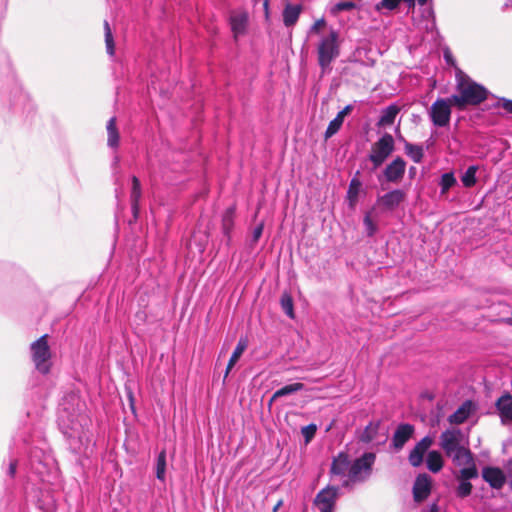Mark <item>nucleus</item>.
I'll list each match as a JSON object with an SVG mask.
<instances>
[{
  "label": "nucleus",
  "mask_w": 512,
  "mask_h": 512,
  "mask_svg": "<svg viewBox=\"0 0 512 512\" xmlns=\"http://www.w3.org/2000/svg\"><path fill=\"white\" fill-rule=\"evenodd\" d=\"M456 178L453 172H447L441 175L439 186L441 194H446L450 188L456 184Z\"/></svg>",
  "instance_id": "obj_35"
},
{
  "label": "nucleus",
  "mask_w": 512,
  "mask_h": 512,
  "mask_svg": "<svg viewBox=\"0 0 512 512\" xmlns=\"http://www.w3.org/2000/svg\"><path fill=\"white\" fill-rule=\"evenodd\" d=\"M511 7H512V0H507V2L503 5L502 10L505 11Z\"/></svg>",
  "instance_id": "obj_52"
},
{
  "label": "nucleus",
  "mask_w": 512,
  "mask_h": 512,
  "mask_svg": "<svg viewBox=\"0 0 512 512\" xmlns=\"http://www.w3.org/2000/svg\"><path fill=\"white\" fill-rule=\"evenodd\" d=\"M406 194L401 189L391 190L377 199V203L387 210H394L404 201Z\"/></svg>",
  "instance_id": "obj_19"
},
{
  "label": "nucleus",
  "mask_w": 512,
  "mask_h": 512,
  "mask_svg": "<svg viewBox=\"0 0 512 512\" xmlns=\"http://www.w3.org/2000/svg\"><path fill=\"white\" fill-rule=\"evenodd\" d=\"M455 466L462 467L461 469H470L476 467L475 459L469 448L466 446L457 450L450 455H447Z\"/></svg>",
  "instance_id": "obj_18"
},
{
  "label": "nucleus",
  "mask_w": 512,
  "mask_h": 512,
  "mask_svg": "<svg viewBox=\"0 0 512 512\" xmlns=\"http://www.w3.org/2000/svg\"><path fill=\"white\" fill-rule=\"evenodd\" d=\"M501 106L503 107L504 110L512 114V100L502 98Z\"/></svg>",
  "instance_id": "obj_46"
},
{
  "label": "nucleus",
  "mask_w": 512,
  "mask_h": 512,
  "mask_svg": "<svg viewBox=\"0 0 512 512\" xmlns=\"http://www.w3.org/2000/svg\"><path fill=\"white\" fill-rule=\"evenodd\" d=\"M406 171V162L401 157H396L383 170L384 178L387 182L398 183Z\"/></svg>",
  "instance_id": "obj_13"
},
{
  "label": "nucleus",
  "mask_w": 512,
  "mask_h": 512,
  "mask_svg": "<svg viewBox=\"0 0 512 512\" xmlns=\"http://www.w3.org/2000/svg\"><path fill=\"white\" fill-rule=\"evenodd\" d=\"M503 424L512 422V395L508 392L503 394L495 403Z\"/></svg>",
  "instance_id": "obj_21"
},
{
  "label": "nucleus",
  "mask_w": 512,
  "mask_h": 512,
  "mask_svg": "<svg viewBox=\"0 0 512 512\" xmlns=\"http://www.w3.org/2000/svg\"><path fill=\"white\" fill-rule=\"evenodd\" d=\"M281 308L284 313L291 319L294 318V305L293 299L289 293H283L280 298Z\"/></svg>",
  "instance_id": "obj_37"
},
{
  "label": "nucleus",
  "mask_w": 512,
  "mask_h": 512,
  "mask_svg": "<svg viewBox=\"0 0 512 512\" xmlns=\"http://www.w3.org/2000/svg\"><path fill=\"white\" fill-rule=\"evenodd\" d=\"M440 447L444 450L446 456L462 449L464 445V435L460 429H446L440 435Z\"/></svg>",
  "instance_id": "obj_9"
},
{
  "label": "nucleus",
  "mask_w": 512,
  "mask_h": 512,
  "mask_svg": "<svg viewBox=\"0 0 512 512\" xmlns=\"http://www.w3.org/2000/svg\"><path fill=\"white\" fill-rule=\"evenodd\" d=\"M400 112V107L396 103H392L389 106L381 110V115L377 122L379 127L390 126L395 122L397 115Z\"/></svg>",
  "instance_id": "obj_25"
},
{
  "label": "nucleus",
  "mask_w": 512,
  "mask_h": 512,
  "mask_svg": "<svg viewBox=\"0 0 512 512\" xmlns=\"http://www.w3.org/2000/svg\"><path fill=\"white\" fill-rule=\"evenodd\" d=\"M120 159L118 156H115L112 162V167L115 170L119 166Z\"/></svg>",
  "instance_id": "obj_50"
},
{
  "label": "nucleus",
  "mask_w": 512,
  "mask_h": 512,
  "mask_svg": "<svg viewBox=\"0 0 512 512\" xmlns=\"http://www.w3.org/2000/svg\"><path fill=\"white\" fill-rule=\"evenodd\" d=\"M481 476L492 489L500 490L506 483V475L499 467L485 466L481 471Z\"/></svg>",
  "instance_id": "obj_12"
},
{
  "label": "nucleus",
  "mask_w": 512,
  "mask_h": 512,
  "mask_svg": "<svg viewBox=\"0 0 512 512\" xmlns=\"http://www.w3.org/2000/svg\"><path fill=\"white\" fill-rule=\"evenodd\" d=\"M339 495V487L328 485L316 494L313 505L319 512H335Z\"/></svg>",
  "instance_id": "obj_8"
},
{
  "label": "nucleus",
  "mask_w": 512,
  "mask_h": 512,
  "mask_svg": "<svg viewBox=\"0 0 512 512\" xmlns=\"http://www.w3.org/2000/svg\"><path fill=\"white\" fill-rule=\"evenodd\" d=\"M452 96L450 98H438L430 107L429 117L436 127H446L451 119Z\"/></svg>",
  "instance_id": "obj_6"
},
{
  "label": "nucleus",
  "mask_w": 512,
  "mask_h": 512,
  "mask_svg": "<svg viewBox=\"0 0 512 512\" xmlns=\"http://www.w3.org/2000/svg\"><path fill=\"white\" fill-rule=\"evenodd\" d=\"M316 50L321 74L330 73L332 71V63L340 55L339 33L331 29L328 34L320 38Z\"/></svg>",
  "instance_id": "obj_2"
},
{
  "label": "nucleus",
  "mask_w": 512,
  "mask_h": 512,
  "mask_svg": "<svg viewBox=\"0 0 512 512\" xmlns=\"http://www.w3.org/2000/svg\"><path fill=\"white\" fill-rule=\"evenodd\" d=\"M262 232H263V224H259L257 225L254 230H253V234H252V238H253V241H258L259 238L261 237L262 235Z\"/></svg>",
  "instance_id": "obj_45"
},
{
  "label": "nucleus",
  "mask_w": 512,
  "mask_h": 512,
  "mask_svg": "<svg viewBox=\"0 0 512 512\" xmlns=\"http://www.w3.org/2000/svg\"><path fill=\"white\" fill-rule=\"evenodd\" d=\"M255 3H257V0H254Z\"/></svg>",
  "instance_id": "obj_56"
},
{
  "label": "nucleus",
  "mask_w": 512,
  "mask_h": 512,
  "mask_svg": "<svg viewBox=\"0 0 512 512\" xmlns=\"http://www.w3.org/2000/svg\"><path fill=\"white\" fill-rule=\"evenodd\" d=\"M129 398H130L131 403H133V395H132V393L129 394ZM131 406H133V404H131ZM132 409L134 410V407H132Z\"/></svg>",
  "instance_id": "obj_55"
},
{
  "label": "nucleus",
  "mask_w": 512,
  "mask_h": 512,
  "mask_svg": "<svg viewBox=\"0 0 512 512\" xmlns=\"http://www.w3.org/2000/svg\"><path fill=\"white\" fill-rule=\"evenodd\" d=\"M380 427L381 420L370 421L360 432L358 440L364 444H369L372 442H377L378 444L383 443L385 438L381 441H378Z\"/></svg>",
  "instance_id": "obj_20"
},
{
  "label": "nucleus",
  "mask_w": 512,
  "mask_h": 512,
  "mask_svg": "<svg viewBox=\"0 0 512 512\" xmlns=\"http://www.w3.org/2000/svg\"><path fill=\"white\" fill-rule=\"evenodd\" d=\"M413 434L414 426L409 423H402L396 428L392 436L391 445L395 450L399 451L409 441Z\"/></svg>",
  "instance_id": "obj_15"
},
{
  "label": "nucleus",
  "mask_w": 512,
  "mask_h": 512,
  "mask_svg": "<svg viewBox=\"0 0 512 512\" xmlns=\"http://www.w3.org/2000/svg\"><path fill=\"white\" fill-rule=\"evenodd\" d=\"M234 215H235V207L231 206L227 208L222 216V231L224 235H230L233 226H234Z\"/></svg>",
  "instance_id": "obj_32"
},
{
  "label": "nucleus",
  "mask_w": 512,
  "mask_h": 512,
  "mask_svg": "<svg viewBox=\"0 0 512 512\" xmlns=\"http://www.w3.org/2000/svg\"><path fill=\"white\" fill-rule=\"evenodd\" d=\"M269 3H270V0H264L263 1V9H264V12H265V16L267 18L269 17Z\"/></svg>",
  "instance_id": "obj_48"
},
{
  "label": "nucleus",
  "mask_w": 512,
  "mask_h": 512,
  "mask_svg": "<svg viewBox=\"0 0 512 512\" xmlns=\"http://www.w3.org/2000/svg\"><path fill=\"white\" fill-rule=\"evenodd\" d=\"M477 410L476 404L472 400H465L457 410L448 417L451 424H463Z\"/></svg>",
  "instance_id": "obj_16"
},
{
  "label": "nucleus",
  "mask_w": 512,
  "mask_h": 512,
  "mask_svg": "<svg viewBox=\"0 0 512 512\" xmlns=\"http://www.w3.org/2000/svg\"><path fill=\"white\" fill-rule=\"evenodd\" d=\"M16 468H17V460L16 459H10L7 467H6V475L13 479L15 477V474H16Z\"/></svg>",
  "instance_id": "obj_43"
},
{
  "label": "nucleus",
  "mask_w": 512,
  "mask_h": 512,
  "mask_svg": "<svg viewBox=\"0 0 512 512\" xmlns=\"http://www.w3.org/2000/svg\"><path fill=\"white\" fill-rule=\"evenodd\" d=\"M478 171L477 165H471L467 168V170L464 172V174L461 176L462 184L465 188H471L473 187L476 182V173Z\"/></svg>",
  "instance_id": "obj_33"
},
{
  "label": "nucleus",
  "mask_w": 512,
  "mask_h": 512,
  "mask_svg": "<svg viewBox=\"0 0 512 512\" xmlns=\"http://www.w3.org/2000/svg\"><path fill=\"white\" fill-rule=\"evenodd\" d=\"M353 109V106L352 105H347L345 106L341 111H339L336 115V117L331 120L328 124V127L326 128V131H325V138L328 139V138H331L333 135H335L341 128L343 122H344V118L345 116L350 113Z\"/></svg>",
  "instance_id": "obj_24"
},
{
  "label": "nucleus",
  "mask_w": 512,
  "mask_h": 512,
  "mask_svg": "<svg viewBox=\"0 0 512 512\" xmlns=\"http://www.w3.org/2000/svg\"><path fill=\"white\" fill-rule=\"evenodd\" d=\"M458 94L452 95L453 104L459 109H463L467 105H478L487 98V89L472 81L466 75H457Z\"/></svg>",
  "instance_id": "obj_1"
},
{
  "label": "nucleus",
  "mask_w": 512,
  "mask_h": 512,
  "mask_svg": "<svg viewBox=\"0 0 512 512\" xmlns=\"http://www.w3.org/2000/svg\"><path fill=\"white\" fill-rule=\"evenodd\" d=\"M404 149L406 155L414 162L420 163L424 157V149L422 145L412 144L405 141Z\"/></svg>",
  "instance_id": "obj_31"
},
{
  "label": "nucleus",
  "mask_w": 512,
  "mask_h": 512,
  "mask_svg": "<svg viewBox=\"0 0 512 512\" xmlns=\"http://www.w3.org/2000/svg\"><path fill=\"white\" fill-rule=\"evenodd\" d=\"M283 505V500L280 499L276 504L275 506L273 507V510L272 512H277L279 510V508Z\"/></svg>",
  "instance_id": "obj_51"
},
{
  "label": "nucleus",
  "mask_w": 512,
  "mask_h": 512,
  "mask_svg": "<svg viewBox=\"0 0 512 512\" xmlns=\"http://www.w3.org/2000/svg\"><path fill=\"white\" fill-rule=\"evenodd\" d=\"M431 492V478L427 474H419L413 485V497L417 502L425 500Z\"/></svg>",
  "instance_id": "obj_17"
},
{
  "label": "nucleus",
  "mask_w": 512,
  "mask_h": 512,
  "mask_svg": "<svg viewBox=\"0 0 512 512\" xmlns=\"http://www.w3.org/2000/svg\"><path fill=\"white\" fill-rule=\"evenodd\" d=\"M444 59L447 64L455 65V61H454L453 56L449 50L444 51Z\"/></svg>",
  "instance_id": "obj_47"
},
{
  "label": "nucleus",
  "mask_w": 512,
  "mask_h": 512,
  "mask_svg": "<svg viewBox=\"0 0 512 512\" xmlns=\"http://www.w3.org/2000/svg\"><path fill=\"white\" fill-rule=\"evenodd\" d=\"M248 14L246 12L235 13L230 16V26L234 38H238L246 32Z\"/></svg>",
  "instance_id": "obj_23"
},
{
  "label": "nucleus",
  "mask_w": 512,
  "mask_h": 512,
  "mask_svg": "<svg viewBox=\"0 0 512 512\" xmlns=\"http://www.w3.org/2000/svg\"><path fill=\"white\" fill-rule=\"evenodd\" d=\"M302 10L303 6L301 4L287 3L282 12L283 24L285 27H293L298 22Z\"/></svg>",
  "instance_id": "obj_22"
},
{
  "label": "nucleus",
  "mask_w": 512,
  "mask_h": 512,
  "mask_svg": "<svg viewBox=\"0 0 512 512\" xmlns=\"http://www.w3.org/2000/svg\"><path fill=\"white\" fill-rule=\"evenodd\" d=\"M247 346H248L247 338H240V340L238 341V343L229 359V362H228V365H227V368L225 371V377H227V375L229 374L232 367L235 365V363L238 361L240 356L246 350Z\"/></svg>",
  "instance_id": "obj_30"
},
{
  "label": "nucleus",
  "mask_w": 512,
  "mask_h": 512,
  "mask_svg": "<svg viewBox=\"0 0 512 512\" xmlns=\"http://www.w3.org/2000/svg\"><path fill=\"white\" fill-rule=\"evenodd\" d=\"M136 318L139 319L142 322H145L146 318H147V315H146V313L144 311H141V312H138L136 314Z\"/></svg>",
  "instance_id": "obj_49"
},
{
  "label": "nucleus",
  "mask_w": 512,
  "mask_h": 512,
  "mask_svg": "<svg viewBox=\"0 0 512 512\" xmlns=\"http://www.w3.org/2000/svg\"><path fill=\"white\" fill-rule=\"evenodd\" d=\"M432 444L433 440L430 436L423 437L410 451L408 456L409 463L413 467H419L423 462L425 453L428 451Z\"/></svg>",
  "instance_id": "obj_14"
},
{
  "label": "nucleus",
  "mask_w": 512,
  "mask_h": 512,
  "mask_svg": "<svg viewBox=\"0 0 512 512\" xmlns=\"http://www.w3.org/2000/svg\"><path fill=\"white\" fill-rule=\"evenodd\" d=\"M401 2H402V0H381L376 5V9L378 11H380L382 9H386V10L391 11V10L396 9Z\"/></svg>",
  "instance_id": "obj_40"
},
{
  "label": "nucleus",
  "mask_w": 512,
  "mask_h": 512,
  "mask_svg": "<svg viewBox=\"0 0 512 512\" xmlns=\"http://www.w3.org/2000/svg\"><path fill=\"white\" fill-rule=\"evenodd\" d=\"M106 128H107V134H108L107 145L110 148L116 149L119 146L120 136H119V132L116 127V118L115 117H111L108 120Z\"/></svg>",
  "instance_id": "obj_29"
},
{
  "label": "nucleus",
  "mask_w": 512,
  "mask_h": 512,
  "mask_svg": "<svg viewBox=\"0 0 512 512\" xmlns=\"http://www.w3.org/2000/svg\"><path fill=\"white\" fill-rule=\"evenodd\" d=\"M428 0H417L418 4L420 6H424L427 3Z\"/></svg>",
  "instance_id": "obj_54"
},
{
  "label": "nucleus",
  "mask_w": 512,
  "mask_h": 512,
  "mask_svg": "<svg viewBox=\"0 0 512 512\" xmlns=\"http://www.w3.org/2000/svg\"><path fill=\"white\" fill-rule=\"evenodd\" d=\"M166 474V451L162 450L156 460V478L160 481H165Z\"/></svg>",
  "instance_id": "obj_36"
},
{
  "label": "nucleus",
  "mask_w": 512,
  "mask_h": 512,
  "mask_svg": "<svg viewBox=\"0 0 512 512\" xmlns=\"http://www.w3.org/2000/svg\"><path fill=\"white\" fill-rule=\"evenodd\" d=\"M363 223L366 229V233L368 236H373L376 232V225L374 224L370 213H366L363 219Z\"/></svg>",
  "instance_id": "obj_42"
},
{
  "label": "nucleus",
  "mask_w": 512,
  "mask_h": 512,
  "mask_svg": "<svg viewBox=\"0 0 512 512\" xmlns=\"http://www.w3.org/2000/svg\"><path fill=\"white\" fill-rule=\"evenodd\" d=\"M48 335H42L31 346V357L37 371L42 374L49 373L51 369V351L48 345Z\"/></svg>",
  "instance_id": "obj_3"
},
{
  "label": "nucleus",
  "mask_w": 512,
  "mask_h": 512,
  "mask_svg": "<svg viewBox=\"0 0 512 512\" xmlns=\"http://www.w3.org/2000/svg\"><path fill=\"white\" fill-rule=\"evenodd\" d=\"M395 142L393 136L384 133L373 145L368 159L373 164V169L380 167L386 159L393 153Z\"/></svg>",
  "instance_id": "obj_4"
},
{
  "label": "nucleus",
  "mask_w": 512,
  "mask_h": 512,
  "mask_svg": "<svg viewBox=\"0 0 512 512\" xmlns=\"http://www.w3.org/2000/svg\"><path fill=\"white\" fill-rule=\"evenodd\" d=\"M479 475L477 467H471L470 469H460L459 476L457 477L459 480V484L456 488V495L459 498H466L472 492V484L470 483L471 479L477 478Z\"/></svg>",
  "instance_id": "obj_11"
},
{
  "label": "nucleus",
  "mask_w": 512,
  "mask_h": 512,
  "mask_svg": "<svg viewBox=\"0 0 512 512\" xmlns=\"http://www.w3.org/2000/svg\"><path fill=\"white\" fill-rule=\"evenodd\" d=\"M443 458L439 451H429L426 458V465L432 473H438L443 468Z\"/></svg>",
  "instance_id": "obj_28"
},
{
  "label": "nucleus",
  "mask_w": 512,
  "mask_h": 512,
  "mask_svg": "<svg viewBox=\"0 0 512 512\" xmlns=\"http://www.w3.org/2000/svg\"><path fill=\"white\" fill-rule=\"evenodd\" d=\"M104 31H105V44L106 51L110 56H113L115 53L114 39L112 35V31L107 20L104 21Z\"/></svg>",
  "instance_id": "obj_38"
},
{
  "label": "nucleus",
  "mask_w": 512,
  "mask_h": 512,
  "mask_svg": "<svg viewBox=\"0 0 512 512\" xmlns=\"http://www.w3.org/2000/svg\"><path fill=\"white\" fill-rule=\"evenodd\" d=\"M375 459L374 453L366 452L354 461H350L349 485L364 481L371 474Z\"/></svg>",
  "instance_id": "obj_5"
},
{
  "label": "nucleus",
  "mask_w": 512,
  "mask_h": 512,
  "mask_svg": "<svg viewBox=\"0 0 512 512\" xmlns=\"http://www.w3.org/2000/svg\"><path fill=\"white\" fill-rule=\"evenodd\" d=\"M303 389H304V384H302L300 382L285 385L284 387H282L274 392L271 399L269 400V406H271L272 403L276 399H278L280 397L291 395V394L299 392V391H302Z\"/></svg>",
  "instance_id": "obj_27"
},
{
  "label": "nucleus",
  "mask_w": 512,
  "mask_h": 512,
  "mask_svg": "<svg viewBox=\"0 0 512 512\" xmlns=\"http://www.w3.org/2000/svg\"><path fill=\"white\" fill-rule=\"evenodd\" d=\"M350 459L348 454L340 452L331 463L330 473L342 479V486H349Z\"/></svg>",
  "instance_id": "obj_10"
},
{
  "label": "nucleus",
  "mask_w": 512,
  "mask_h": 512,
  "mask_svg": "<svg viewBox=\"0 0 512 512\" xmlns=\"http://www.w3.org/2000/svg\"><path fill=\"white\" fill-rule=\"evenodd\" d=\"M361 185V181L356 176L351 179L347 191V197L351 202L357 200Z\"/></svg>",
  "instance_id": "obj_39"
},
{
  "label": "nucleus",
  "mask_w": 512,
  "mask_h": 512,
  "mask_svg": "<svg viewBox=\"0 0 512 512\" xmlns=\"http://www.w3.org/2000/svg\"><path fill=\"white\" fill-rule=\"evenodd\" d=\"M416 173V168L414 166H411L409 168V174H410V177L412 178Z\"/></svg>",
  "instance_id": "obj_53"
},
{
  "label": "nucleus",
  "mask_w": 512,
  "mask_h": 512,
  "mask_svg": "<svg viewBox=\"0 0 512 512\" xmlns=\"http://www.w3.org/2000/svg\"><path fill=\"white\" fill-rule=\"evenodd\" d=\"M54 464L52 456L42 449L35 448L31 450L29 456V465L33 473L38 475L42 481Z\"/></svg>",
  "instance_id": "obj_7"
},
{
  "label": "nucleus",
  "mask_w": 512,
  "mask_h": 512,
  "mask_svg": "<svg viewBox=\"0 0 512 512\" xmlns=\"http://www.w3.org/2000/svg\"><path fill=\"white\" fill-rule=\"evenodd\" d=\"M325 25L324 18L318 19L314 22V24L310 27V33H318L319 29Z\"/></svg>",
  "instance_id": "obj_44"
},
{
  "label": "nucleus",
  "mask_w": 512,
  "mask_h": 512,
  "mask_svg": "<svg viewBox=\"0 0 512 512\" xmlns=\"http://www.w3.org/2000/svg\"><path fill=\"white\" fill-rule=\"evenodd\" d=\"M142 196L141 184L139 179L136 176L132 177V189L130 194L131 201V209L134 215V218L138 217L139 213V202Z\"/></svg>",
  "instance_id": "obj_26"
},
{
  "label": "nucleus",
  "mask_w": 512,
  "mask_h": 512,
  "mask_svg": "<svg viewBox=\"0 0 512 512\" xmlns=\"http://www.w3.org/2000/svg\"><path fill=\"white\" fill-rule=\"evenodd\" d=\"M316 431H317V426L313 423L309 424L307 426H304L301 429V433H302L306 443H309L314 438Z\"/></svg>",
  "instance_id": "obj_41"
},
{
  "label": "nucleus",
  "mask_w": 512,
  "mask_h": 512,
  "mask_svg": "<svg viewBox=\"0 0 512 512\" xmlns=\"http://www.w3.org/2000/svg\"><path fill=\"white\" fill-rule=\"evenodd\" d=\"M356 8H358V5L354 0H341L335 3L333 6H331L330 12L332 15L336 16L340 12L350 11Z\"/></svg>",
  "instance_id": "obj_34"
}]
</instances>
